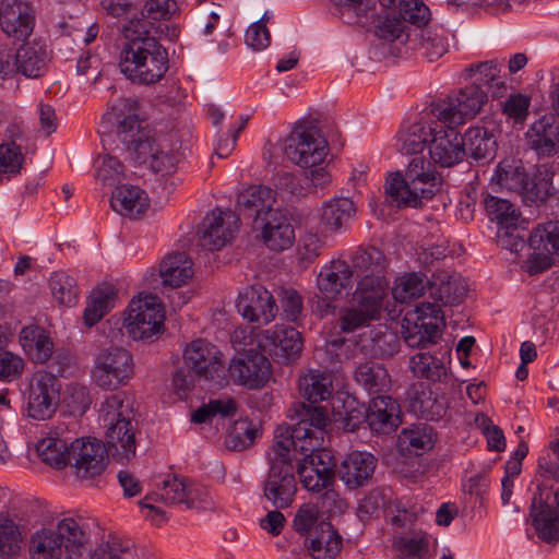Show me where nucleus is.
Instances as JSON below:
<instances>
[{
    "mask_svg": "<svg viewBox=\"0 0 559 559\" xmlns=\"http://www.w3.org/2000/svg\"><path fill=\"white\" fill-rule=\"evenodd\" d=\"M441 176H426L424 181L403 180V174H391L385 183V192L397 207H420L440 190Z\"/></svg>",
    "mask_w": 559,
    "mask_h": 559,
    "instance_id": "10",
    "label": "nucleus"
},
{
    "mask_svg": "<svg viewBox=\"0 0 559 559\" xmlns=\"http://www.w3.org/2000/svg\"><path fill=\"white\" fill-rule=\"evenodd\" d=\"M418 36L419 48L430 62L438 60L448 52L449 43L443 31L432 28L420 29Z\"/></svg>",
    "mask_w": 559,
    "mask_h": 559,
    "instance_id": "58",
    "label": "nucleus"
},
{
    "mask_svg": "<svg viewBox=\"0 0 559 559\" xmlns=\"http://www.w3.org/2000/svg\"><path fill=\"white\" fill-rule=\"evenodd\" d=\"M436 126L429 143V155L435 164L451 167L465 156L464 140L455 130L456 126Z\"/></svg>",
    "mask_w": 559,
    "mask_h": 559,
    "instance_id": "22",
    "label": "nucleus"
},
{
    "mask_svg": "<svg viewBox=\"0 0 559 559\" xmlns=\"http://www.w3.org/2000/svg\"><path fill=\"white\" fill-rule=\"evenodd\" d=\"M239 217L230 210H214L203 221L200 245L211 251L225 247L238 231Z\"/></svg>",
    "mask_w": 559,
    "mask_h": 559,
    "instance_id": "20",
    "label": "nucleus"
},
{
    "mask_svg": "<svg viewBox=\"0 0 559 559\" xmlns=\"http://www.w3.org/2000/svg\"><path fill=\"white\" fill-rule=\"evenodd\" d=\"M356 206L348 198H333L320 210V224L326 231H338L355 215Z\"/></svg>",
    "mask_w": 559,
    "mask_h": 559,
    "instance_id": "39",
    "label": "nucleus"
},
{
    "mask_svg": "<svg viewBox=\"0 0 559 559\" xmlns=\"http://www.w3.org/2000/svg\"><path fill=\"white\" fill-rule=\"evenodd\" d=\"M377 463V459L371 453L354 451L342 461L336 468V474L346 488L354 490L370 483Z\"/></svg>",
    "mask_w": 559,
    "mask_h": 559,
    "instance_id": "27",
    "label": "nucleus"
},
{
    "mask_svg": "<svg viewBox=\"0 0 559 559\" xmlns=\"http://www.w3.org/2000/svg\"><path fill=\"white\" fill-rule=\"evenodd\" d=\"M399 17L417 27L425 26L430 20L429 8L419 0H400Z\"/></svg>",
    "mask_w": 559,
    "mask_h": 559,
    "instance_id": "64",
    "label": "nucleus"
},
{
    "mask_svg": "<svg viewBox=\"0 0 559 559\" xmlns=\"http://www.w3.org/2000/svg\"><path fill=\"white\" fill-rule=\"evenodd\" d=\"M305 545L313 559H334L342 548V537L331 523L321 521L317 533L307 537Z\"/></svg>",
    "mask_w": 559,
    "mask_h": 559,
    "instance_id": "34",
    "label": "nucleus"
},
{
    "mask_svg": "<svg viewBox=\"0 0 559 559\" xmlns=\"http://www.w3.org/2000/svg\"><path fill=\"white\" fill-rule=\"evenodd\" d=\"M487 99L485 91L467 85L436 103L432 112L445 126L457 127L479 114Z\"/></svg>",
    "mask_w": 559,
    "mask_h": 559,
    "instance_id": "7",
    "label": "nucleus"
},
{
    "mask_svg": "<svg viewBox=\"0 0 559 559\" xmlns=\"http://www.w3.org/2000/svg\"><path fill=\"white\" fill-rule=\"evenodd\" d=\"M275 194L286 199L300 198L310 194V188L306 187L292 173H280L273 177Z\"/></svg>",
    "mask_w": 559,
    "mask_h": 559,
    "instance_id": "62",
    "label": "nucleus"
},
{
    "mask_svg": "<svg viewBox=\"0 0 559 559\" xmlns=\"http://www.w3.org/2000/svg\"><path fill=\"white\" fill-rule=\"evenodd\" d=\"M131 413L121 394L108 396L99 409V419L106 428L105 445L120 462H128L135 456V429Z\"/></svg>",
    "mask_w": 559,
    "mask_h": 559,
    "instance_id": "4",
    "label": "nucleus"
},
{
    "mask_svg": "<svg viewBox=\"0 0 559 559\" xmlns=\"http://www.w3.org/2000/svg\"><path fill=\"white\" fill-rule=\"evenodd\" d=\"M259 346L273 358L286 362L300 354L302 342L300 333L295 328L276 325L264 331Z\"/></svg>",
    "mask_w": 559,
    "mask_h": 559,
    "instance_id": "25",
    "label": "nucleus"
},
{
    "mask_svg": "<svg viewBox=\"0 0 559 559\" xmlns=\"http://www.w3.org/2000/svg\"><path fill=\"white\" fill-rule=\"evenodd\" d=\"M367 347L370 355L374 358H391L400 349V338L397 334L388 329L371 331L370 342Z\"/></svg>",
    "mask_w": 559,
    "mask_h": 559,
    "instance_id": "59",
    "label": "nucleus"
},
{
    "mask_svg": "<svg viewBox=\"0 0 559 559\" xmlns=\"http://www.w3.org/2000/svg\"><path fill=\"white\" fill-rule=\"evenodd\" d=\"M34 10L23 1L2 0L0 4V25L8 37L25 41L33 33Z\"/></svg>",
    "mask_w": 559,
    "mask_h": 559,
    "instance_id": "21",
    "label": "nucleus"
},
{
    "mask_svg": "<svg viewBox=\"0 0 559 559\" xmlns=\"http://www.w3.org/2000/svg\"><path fill=\"white\" fill-rule=\"evenodd\" d=\"M274 191L266 186H251L237 198V207L245 217H251L252 224L258 217H265L269 212L277 211Z\"/></svg>",
    "mask_w": 559,
    "mask_h": 559,
    "instance_id": "32",
    "label": "nucleus"
},
{
    "mask_svg": "<svg viewBox=\"0 0 559 559\" xmlns=\"http://www.w3.org/2000/svg\"><path fill=\"white\" fill-rule=\"evenodd\" d=\"M408 366L414 377L433 382H442L448 376L444 361L429 353L420 352L413 355Z\"/></svg>",
    "mask_w": 559,
    "mask_h": 559,
    "instance_id": "47",
    "label": "nucleus"
},
{
    "mask_svg": "<svg viewBox=\"0 0 559 559\" xmlns=\"http://www.w3.org/2000/svg\"><path fill=\"white\" fill-rule=\"evenodd\" d=\"M428 282L420 272L408 273L396 282L392 289L393 297L396 301L408 302L423 295Z\"/></svg>",
    "mask_w": 559,
    "mask_h": 559,
    "instance_id": "57",
    "label": "nucleus"
},
{
    "mask_svg": "<svg viewBox=\"0 0 559 559\" xmlns=\"http://www.w3.org/2000/svg\"><path fill=\"white\" fill-rule=\"evenodd\" d=\"M63 402L72 416H82L92 403L87 386L72 383L67 386Z\"/></svg>",
    "mask_w": 559,
    "mask_h": 559,
    "instance_id": "63",
    "label": "nucleus"
},
{
    "mask_svg": "<svg viewBox=\"0 0 559 559\" xmlns=\"http://www.w3.org/2000/svg\"><path fill=\"white\" fill-rule=\"evenodd\" d=\"M430 296L433 302H420L416 306L420 317L443 319L442 306H455L463 301L467 293V285L461 274L449 271H438L428 282Z\"/></svg>",
    "mask_w": 559,
    "mask_h": 559,
    "instance_id": "8",
    "label": "nucleus"
},
{
    "mask_svg": "<svg viewBox=\"0 0 559 559\" xmlns=\"http://www.w3.org/2000/svg\"><path fill=\"white\" fill-rule=\"evenodd\" d=\"M435 127L426 122H416L399 133L397 150L403 154L421 153L430 142Z\"/></svg>",
    "mask_w": 559,
    "mask_h": 559,
    "instance_id": "49",
    "label": "nucleus"
},
{
    "mask_svg": "<svg viewBox=\"0 0 559 559\" xmlns=\"http://www.w3.org/2000/svg\"><path fill=\"white\" fill-rule=\"evenodd\" d=\"M189 480L183 477L174 476L165 479L156 492L144 498L140 504L156 515H164V511L148 503V500L162 501L167 506L183 504L187 499Z\"/></svg>",
    "mask_w": 559,
    "mask_h": 559,
    "instance_id": "35",
    "label": "nucleus"
},
{
    "mask_svg": "<svg viewBox=\"0 0 559 559\" xmlns=\"http://www.w3.org/2000/svg\"><path fill=\"white\" fill-rule=\"evenodd\" d=\"M305 454L297 467L302 487L308 491L319 492L326 486H334L336 464L331 452L318 448Z\"/></svg>",
    "mask_w": 559,
    "mask_h": 559,
    "instance_id": "14",
    "label": "nucleus"
},
{
    "mask_svg": "<svg viewBox=\"0 0 559 559\" xmlns=\"http://www.w3.org/2000/svg\"><path fill=\"white\" fill-rule=\"evenodd\" d=\"M102 126L108 132L115 131L126 146L130 157L136 163L153 159L156 152L151 131L138 115V103L130 98H120L112 103L103 117Z\"/></svg>",
    "mask_w": 559,
    "mask_h": 559,
    "instance_id": "3",
    "label": "nucleus"
},
{
    "mask_svg": "<svg viewBox=\"0 0 559 559\" xmlns=\"http://www.w3.org/2000/svg\"><path fill=\"white\" fill-rule=\"evenodd\" d=\"M355 278H386V259L374 247L358 250L352 258Z\"/></svg>",
    "mask_w": 559,
    "mask_h": 559,
    "instance_id": "40",
    "label": "nucleus"
},
{
    "mask_svg": "<svg viewBox=\"0 0 559 559\" xmlns=\"http://www.w3.org/2000/svg\"><path fill=\"white\" fill-rule=\"evenodd\" d=\"M355 380L369 393H383L391 388V377L383 365L368 361L355 371Z\"/></svg>",
    "mask_w": 559,
    "mask_h": 559,
    "instance_id": "46",
    "label": "nucleus"
},
{
    "mask_svg": "<svg viewBox=\"0 0 559 559\" xmlns=\"http://www.w3.org/2000/svg\"><path fill=\"white\" fill-rule=\"evenodd\" d=\"M400 405L389 395H378L371 400L365 412H349L345 428L354 431L366 420L371 430L378 433H389L401 424Z\"/></svg>",
    "mask_w": 559,
    "mask_h": 559,
    "instance_id": "12",
    "label": "nucleus"
},
{
    "mask_svg": "<svg viewBox=\"0 0 559 559\" xmlns=\"http://www.w3.org/2000/svg\"><path fill=\"white\" fill-rule=\"evenodd\" d=\"M298 386L301 396L311 404L324 401L331 394V382L328 377L317 370L301 376Z\"/></svg>",
    "mask_w": 559,
    "mask_h": 559,
    "instance_id": "52",
    "label": "nucleus"
},
{
    "mask_svg": "<svg viewBox=\"0 0 559 559\" xmlns=\"http://www.w3.org/2000/svg\"><path fill=\"white\" fill-rule=\"evenodd\" d=\"M111 209L131 219L138 218L148 207L146 192L138 186H119L110 198Z\"/></svg>",
    "mask_w": 559,
    "mask_h": 559,
    "instance_id": "33",
    "label": "nucleus"
},
{
    "mask_svg": "<svg viewBox=\"0 0 559 559\" xmlns=\"http://www.w3.org/2000/svg\"><path fill=\"white\" fill-rule=\"evenodd\" d=\"M238 312L248 321L267 324L278 311L273 295L261 285L246 287L237 299Z\"/></svg>",
    "mask_w": 559,
    "mask_h": 559,
    "instance_id": "18",
    "label": "nucleus"
},
{
    "mask_svg": "<svg viewBox=\"0 0 559 559\" xmlns=\"http://www.w3.org/2000/svg\"><path fill=\"white\" fill-rule=\"evenodd\" d=\"M497 132L498 129L492 122L468 128L462 135L465 156L477 162L491 160L498 148Z\"/></svg>",
    "mask_w": 559,
    "mask_h": 559,
    "instance_id": "28",
    "label": "nucleus"
},
{
    "mask_svg": "<svg viewBox=\"0 0 559 559\" xmlns=\"http://www.w3.org/2000/svg\"><path fill=\"white\" fill-rule=\"evenodd\" d=\"M185 364L194 374L217 383L224 378L222 354L212 343L198 338L188 344L183 352Z\"/></svg>",
    "mask_w": 559,
    "mask_h": 559,
    "instance_id": "17",
    "label": "nucleus"
},
{
    "mask_svg": "<svg viewBox=\"0 0 559 559\" xmlns=\"http://www.w3.org/2000/svg\"><path fill=\"white\" fill-rule=\"evenodd\" d=\"M261 435L260 429L248 419L236 420L225 437V447L231 451H243Z\"/></svg>",
    "mask_w": 559,
    "mask_h": 559,
    "instance_id": "54",
    "label": "nucleus"
},
{
    "mask_svg": "<svg viewBox=\"0 0 559 559\" xmlns=\"http://www.w3.org/2000/svg\"><path fill=\"white\" fill-rule=\"evenodd\" d=\"M192 275V261L183 252L168 254L159 264V276L165 287H180L185 285Z\"/></svg>",
    "mask_w": 559,
    "mask_h": 559,
    "instance_id": "38",
    "label": "nucleus"
},
{
    "mask_svg": "<svg viewBox=\"0 0 559 559\" xmlns=\"http://www.w3.org/2000/svg\"><path fill=\"white\" fill-rule=\"evenodd\" d=\"M53 298L61 305L71 306L79 294L76 281L64 271L53 272L49 278Z\"/></svg>",
    "mask_w": 559,
    "mask_h": 559,
    "instance_id": "60",
    "label": "nucleus"
},
{
    "mask_svg": "<svg viewBox=\"0 0 559 559\" xmlns=\"http://www.w3.org/2000/svg\"><path fill=\"white\" fill-rule=\"evenodd\" d=\"M36 450L41 460L50 466L62 468L70 462V445L68 439L46 437L38 441Z\"/></svg>",
    "mask_w": 559,
    "mask_h": 559,
    "instance_id": "51",
    "label": "nucleus"
},
{
    "mask_svg": "<svg viewBox=\"0 0 559 559\" xmlns=\"http://www.w3.org/2000/svg\"><path fill=\"white\" fill-rule=\"evenodd\" d=\"M15 55L19 72L23 75L38 78L44 73L48 61V51L40 41L35 39L32 43L23 41Z\"/></svg>",
    "mask_w": 559,
    "mask_h": 559,
    "instance_id": "37",
    "label": "nucleus"
},
{
    "mask_svg": "<svg viewBox=\"0 0 559 559\" xmlns=\"http://www.w3.org/2000/svg\"><path fill=\"white\" fill-rule=\"evenodd\" d=\"M526 140L538 158L559 154V120L552 115L540 117L528 128Z\"/></svg>",
    "mask_w": 559,
    "mask_h": 559,
    "instance_id": "26",
    "label": "nucleus"
},
{
    "mask_svg": "<svg viewBox=\"0 0 559 559\" xmlns=\"http://www.w3.org/2000/svg\"><path fill=\"white\" fill-rule=\"evenodd\" d=\"M67 559H138L133 545L128 540L111 537L90 552L91 526L81 516H68L51 525Z\"/></svg>",
    "mask_w": 559,
    "mask_h": 559,
    "instance_id": "2",
    "label": "nucleus"
},
{
    "mask_svg": "<svg viewBox=\"0 0 559 559\" xmlns=\"http://www.w3.org/2000/svg\"><path fill=\"white\" fill-rule=\"evenodd\" d=\"M289 412H294L295 414L289 415L292 419L296 417L298 418L297 423L306 424L305 428L308 430L309 438L314 436L318 439L319 448H321L323 443L324 428L329 423L325 409L311 403L308 405L306 403H298L295 404Z\"/></svg>",
    "mask_w": 559,
    "mask_h": 559,
    "instance_id": "45",
    "label": "nucleus"
},
{
    "mask_svg": "<svg viewBox=\"0 0 559 559\" xmlns=\"http://www.w3.org/2000/svg\"><path fill=\"white\" fill-rule=\"evenodd\" d=\"M134 374L131 353L120 346H109L98 352L91 377L100 389L114 391L129 383Z\"/></svg>",
    "mask_w": 559,
    "mask_h": 559,
    "instance_id": "6",
    "label": "nucleus"
},
{
    "mask_svg": "<svg viewBox=\"0 0 559 559\" xmlns=\"http://www.w3.org/2000/svg\"><path fill=\"white\" fill-rule=\"evenodd\" d=\"M378 317L379 314L369 308L355 304L354 306L347 307L342 311L338 318V325L342 332L350 333L357 329H361L368 325Z\"/></svg>",
    "mask_w": 559,
    "mask_h": 559,
    "instance_id": "61",
    "label": "nucleus"
},
{
    "mask_svg": "<svg viewBox=\"0 0 559 559\" xmlns=\"http://www.w3.org/2000/svg\"><path fill=\"white\" fill-rule=\"evenodd\" d=\"M355 280L352 264L344 260H333L318 275L317 286L322 295L337 298L343 290L350 289Z\"/></svg>",
    "mask_w": 559,
    "mask_h": 559,
    "instance_id": "30",
    "label": "nucleus"
},
{
    "mask_svg": "<svg viewBox=\"0 0 559 559\" xmlns=\"http://www.w3.org/2000/svg\"><path fill=\"white\" fill-rule=\"evenodd\" d=\"M228 373L235 383L259 389L271 377V364L265 355L248 352L230 361Z\"/></svg>",
    "mask_w": 559,
    "mask_h": 559,
    "instance_id": "19",
    "label": "nucleus"
},
{
    "mask_svg": "<svg viewBox=\"0 0 559 559\" xmlns=\"http://www.w3.org/2000/svg\"><path fill=\"white\" fill-rule=\"evenodd\" d=\"M64 554L60 539L51 526L37 531L31 539V559H61Z\"/></svg>",
    "mask_w": 559,
    "mask_h": 559,
    "instance_id": "48",
    "label": "nucleus"
},
{
    "mask_svg": "<svg viewBox=\"0 0 559 559\" xmlns=\"http://www.w3.org/2000/svg\"><path fill=\"white\" fill-rule=\"evenodd\" d=\"M20 343L25 354L36 364H45L52 356L53 343L47 332L37 325L23 328Z\"/></svg>",
    "mask_w": 559,
    "mask_h": 559,
    "instance_id": "36",
    "label": "nucleus"
},
{
    "mask_svg": "<svg viewBox=\"0 0 559 559\" xmlns=\"http://www.w3.org/2000/svg\"><path fill=\"white\" fill-rule=\"evenodd\" d=\"M270 469L264 480L263 496L275 508H288L297 491L293 463L269 461Z\"/></svg>",
    "mask_w": 559,
    "mask_h": 559,
    "instance_id": "16",
    "label": "nucleus"
},
{
    "mask_svg": "<svg viewBox=\"0 0 559 559\" xmlns=\"http://www.w3.org/2000/svg\"><path fill=\"white\" fill-rule=\"evenodd\" d=\"M481 203L490 219L496 221L499 227L518 223L520 214L509 200L486 194Z\"/></svg>",
    "mask_w": 559,
    "mask_h": 559,
    "instance_id": "55",
    "label": "nucleus"
},
{
    "mask_svg": "<svg viewBox=\"0 0 559 559\" xmlns=\"http://www.w3.org/2000/svg\"><path fill=\"white\" fill-rule=\"evenodd\" d=\"M357 287L353 300L380 314L382 302L386 296L389 281L386 278H357Z\"/></svg>",
    "mask_w": 559,
    "mask_h": 559,
    "instance_id": "42",
    "label": "nucleus"
},
{
    "mask_svg": "<svg viewBox=\"0 0 559 559\" xmlns=\"http://www.w3.org/2000/svg\"><path fill=\"white\" fill-rule=\"evenodd\" d=\"M252 229L260 231L263 242L274 251L290 248L295 240L294 228L281 210L271 211L265 217H258Z\"/></svg>",
    "mask_w": 559,
    "mask_h": 559,
    "instance_id": "23",
    "label": "nucleus"
},
{
    "mask_svg": "<svg viewBox=\"0 0 559 559\" xmlns=\"http://www.w3.org/2000/svg\"><path fill=\"white\" fill-rule=\"evenodd\" d=\"M165 314L158 298L153 295H139L128 307L124 328L134 340H151L164 326Z\"/></svg>",
    "mask_w": 559,
    "mask_h": 559,
    "instance_id": "9",
    "label": "nucleus"
},
{
    "mask_svg": "<svg viewBox=\"0 0 559 559\" xmlns=\"http://www.w3.org/2000/svg\"><path fill=\"white\" fill-rule=\"evenodd\" d=\"M60 382L50 372H36L29 383L25 414L34 420L49 419L57 411Z\"/></svg>",
    "mask_w": 559,
    "mask_h": 559,
    "instance_id": "11",
    "label": "nucleus"
},
{
    "mask_svg": "<svg viewBox=\"0 0 559 559\" xmlns=\"http://www.w3.org/2000/svg\"><path fill=\"white\" fill-rule=\"evenodd\" d=\"M22 531L16 514L0 513V559H14L22 549Z\"/></svg>",
    "mask_w": 559,
    "mask_h": 559,
    "instance_id": "44",
    "label": "nucleus"
},
{
    "mask_svg": "<svg viewBox=\"0 0 559 559\" xmlns=\"http://www.w3.org/2000/svg\"><path fill=\"white\" fill-rule=\"evenodd\" d=\"M123 43L119 55L120 71L133 83L154 84L169 68L168 52L140 20H129L121 28Z\"/></svg>",
    "mask_w": 559,
    "mask_h": 559,
    "instance_id": "1",
    "label": "nucleus"
},
{
    "mask_svg": "<svg viewBox=\"0 0 559 559\" xmlns=\"http://www.w3.org/2000/svg\"><path fill=\"white\" fill-rule=\"evenodd\" d=\"M116 297L117 293L110 286L94 289L84 310V323L90 328L95 325L114 307Z\"/></svg>",
    "mask_w": 559,
    "mask_h": 559,
    "instance_id": "50",
    "label": "nucleus"
},
{
    "mask_svg": "<svg viewBox=\"0 0 559 559\" xmlns=\"http://www.w3.org/2000/svg\"><path fill=\"white\" fill-rule=\"evenodd\" d=\"M281 148L289 162L306 170L310 166L323 165L329 154L326 139L311 120L298 121Z\"/></svg>",
    "mask_w": 559,
    "mask_h": 559,
    "instance_id": "5",
    "label": "nucleus"
},
{
    "mask_svg": "<svg viewBox=\"0 0 559 559\" xmlns=\"http://www.w3.org/2000/svg\"><path fill=\"white\" fill-rule=\"evenodd\" d=\"M431 431V427L426 424L403 429L399 436L401 450L408 454H419L420 451L431 449L433 445Z\"/></svg>",
    "mask_w": 559,
    "mask_h": 559,
    "instance_id": "53",
    "label": "nucleus"
},
{
    "mask_svg": "<svg viewBox=\"0 0 559 559\" xmlns=\"http://www.w3.org/2000/svg\"><path fill=\"white\" fill-rule=\"evenodd\" d=\"M527 242L533 250L559 252V222L537 225L531 233Z\"/></svg>",
    "mask_w": 559,
    "mask_h": 559,
    "instance_id": "56",
    "label": "nucleus"
},
{
    "mask_svg": "<svg viewBox=\"0 0 559 559\" xmlns=\"http://www.w3.org/2000/svg\"><path fill=\"white\" fill-rule=\"evenodd\" d=\"M186 158V148L178 139L162 142L153 155L151 168L160 176H170L177 171L179 164Z\"/></svg>",
    "mask_w": 559,
    "mask_h": 559,
    "instance_id": "43",
    "label": "nucleus"
},
{
    "mask_svg": "<svg viewBox=\"0 0 559 559\" xmlns=\"http://www.w3.org/2000/svg\"><path fill=\"white\" fill-rule=\"evenodd\" d=\"M70 462L78 478L94 479L100 476L108 465V449L96 438H75L71 441Z\"/></svg>",
    "mask_w": 559,
    "mask_h": 559,
    "instance_id": "13",
    "label": "nucleus"
},
{
    "mask_svg": "<svg viewBox=\"0 0 559 559\" xmlns=\"http://www.w3.org/2000/svg\"><path fill=\"white\" fill-rule=\"evenodd\" d=\"M550 493H544L540 486L534 493L528 520L537 536L546 543L559 540V512L548 503Z\"/></svg>",
    "mask_w": 559,
    "mask_h": 559,
    "instance_id": "24",
    "label": "nucleus"
},
{
    "mask_svg": "<svg viewBox=\"0 0 559 559\" xmlns=\"http://www.w3.org/2000/svg\"><path fill=\"white\" fill-rule=\"evenodd\" d=\"M527 171L521 159L508 157L498 163L491 182L501 190L518 194L523 188Z\"/></svg>",
    "mask_w": 559,
    "mask_h": 559,
    "instance_id": "41",
    "label": "nucleus"
},
{
    "mask_svg": "<svg viewBox=\"0 0 559 559\" xmlns=\"http://www.w3.org/2000/svg\"><path fill=\"white\" fill-rule=\"evenodd\" d=\"M502 66L497 59L473 63L465 68L462 78L471 81V86L486 87L492 97H501L507 91L504 78L501 75Z\"/></svg>",
    "mask_w": 559,
    "mask_h": 559,
    "instance_id": "29",
    "label": "nucleus"
},
{
    "mask_svg": "<svg viewBox=\"0 0 559 559\" xmlns=\"http://www.w3.org/2000/svg\"><path fill=\"white\" fill-rule=\"evenodd\" d=\"M305 423L294 425H278L274 430V442L269 452V461H284L293 463L290 455L292 447L295 452L307 453L318 450V439L308 436Z\"/></svg>",
    "mask_w": 559,
    "mask_h": 559,
    "instance_id": "15",
    "label": "nucleus"
},
{
    "mask_svg": "<svg viewBox=\"0 0 559 559\" xmlns=\"http://www.w3.org/2000/svg\"><path fill=\"white\" fill-rule=\"evenodd\" d=\"M555 171L549 164H540L535 167L534 171H527L526 178L516 195L526 205H538L547 201L552 194V178Z\"/></svg>",
    "mask_w": 559,
    "mask_h": 559,
    "instance_id": "31",
    "label": "nucleus"
}]
</instances>
